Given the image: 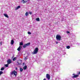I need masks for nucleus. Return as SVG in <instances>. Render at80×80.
<instances>
[{"label":"nucleus","mask_w":80,"mask_h":80,"mask_svg":"<svg viewBox=\"0 0 80 80\" xmlns=\"http://www.w3.org/2000/svg\"><path fill=\"white\" fill-rule=\"evenodd\" d=\"M56 38L57 40H58L59 41L62 40V37H61V36L57 34Z\"/></svg>","instance_id":"1"},{"label":"nucleus","mask_w":80,"mask_h":80,"mask_svg":"<svg viewBox=\"0 0 80 80\" xmlns=\"http://www.w3.org/2000/svg\"><path fill=\"white\" fill-rule=\"evenodd\" d=\"M38 48H36L35 49L32 54H37L38 53Z\"/></svg>","instance_id":"2"},{"label":"nucleus","mask_w":80,"mask_h":80,"mask_svg":"<svg viewBox=\"0 0 80 80\" xmlns=\"http://www.w3.org/2000/svg\"><path fill=\"white\" fill-rule=\"evenodd\" d=\"M14 75L15 76H17V72L15 71V70H14L13 71H12L11 73V75Z\"/></svg>","instance_id":"3"},{"label":"nucleus","mask_w":80,"mask_h":80,"mask_svg":"<svg viewBox=\"0 0 80 80\" xmlns=\"http://www.w3.org/2000/svg\"><path fill=\"white\" fill-rule=\"evenodd\" d=\"M72 75L74 76H72V78H77V77H78V74L75 75V73H73L72 74Z\"/></svg>","instance_id":"4"},{"label":"nucleus","mask_w":80,"mask_h":80,"mask_svg":"<svg viewBox=\"0 0 80 80\" xmlns=\"http://www.w3.org/2000/svg\"><path fill=\"white\" fill-rule=\"evenodd\" d=\"M46 77L48 78V80H50V76L48 74H46Z\"/></svg>","instance_id":"5"},{"label":"nucleus","mask_w":80,"mask_h":80,"mask_svg":"<svg viewBox=\"0 0 80 80\" xmlns=\"http://www.w3.org/2000/svg\"><path fill=\"white\" fill-rule=\"evenodd\" d=\"M22 61L21 60H19L18 61L17 63H18V65H20L22 63Z\"/></svg>","instance_id":"6"},{"label":"nucleus","mask_w":80,"mask_h":80,"mask_svg":"<svg viewBox=\"0 0 80 80\" xmlns=\"http://www.w3.org/2000/svg\"><path fill=\"white\" fill-rule=\"evenodd\" d=\"M8 64H10L12 62L11 61V60L10 59H8L7 61Z\"/></svg>","instance_id":"7"},{"label":"nucleus","mask_w":80,"mask_h":80,"mask_svg":"<svg viewBox=\"0 0 80 80\" xmlns=\"http://www.w3.org/2000/svg\"><path fill=\"white\" fill-rule=\"evenodd\" d=\"M4 16L5 17H6L7 18H8L9 17H8V16L7 14L6 13L4 14Z\"/></svg>","instance_id":"8"},{"label":"nucleus","mask_w":80,"mask_h":80,"mask_svg":"<svg viewBox=\"0 0 80 80\" xmlns=\"http://www.w3.org/2000/svg\"><path fill=\"white\" fill-rule=\"evenodd\" d=\"M21 48H22V46H19V48L17 49V50L19 51H20V50H21Z\"/></svg>","instance_id":"9"},{"label":"nucleus","mask_w":80,"mask_h":80,"mask_svg":"<svg viewBox=\"0 0 80 80\" xmlns=\"http://www.w3.org/2000/svg\"><path fill=\"white\" fill-rule=\"evenodd\" d=\"M14 43V41L13 40H11V45H13V43Z\"/></svg>","instance_id":"10"},{"label":"nucleus","mask_w":80,"mask_h":80,"mask_svg":"<svg viewBox=\"0 0 80 80\" xmlns=\"http://www.w3.org/2000/svg\"><path fill=\"white\" fill-rule=\"evenodd\" d=\"M22 2L23 3H25L27 2V1H24V0H22Z\"/></svg>","instance_id":"11"},{"label":"nucleus","mask_w":80,"mask_h":80,"mask_svg":"<svg viewBox=\"0 0 80 80\" xmlns=\"http://www.w3.org/2000/svg\"><path fill=\"white\" fill-rule=\"evenodd\" d=\"M27 66H25L24 67H23V69L24 70H26V69H27Z\"/></svg>","instance_id":"12"},{"label":"nucleus","mask_w":80,"mask_h":80,"mask_svg":"<svg viewBox=\"0 0 80 80\" xmlns=\"http://www.w3.org/2000/svg\"><path fill=\"white\" fill-rule=\"evenodd\" d=\"M17 58L14 57V58L13 59V61H15V60H17Z\"/></svg>","instance_id":"13"},{"label":"nucleus","mask_w":80,"mask_h":80,"mask_svg":"<svg viewBox=\"0 0 80 80\" xmlns=\"http://www.w3.org/2000/svg\"><path fill=\"white\" fill-rule=\"evenodd\" d=\"M20 8V6H18L16 8V9L17 10Z\"/></svg>","instance_id":"14"},{"label":"nucleus","mask_w":80,"mask_h":80,"mask_svg":"<svg viewBox=\"0 0 80 80\" xmlns=\"http://www.w3.org/2000/svg\"><path fill=\"white\" fill-rule=\"evenodd\" d=\"M26 44V45L27 46H29V45H30V43L28 42L27 44Z\"/></svg>","instance_id":"15"},{"label":"nucleus","mask_w":80,"mask_h":80,"mask_svg":"<svg viewBox=\"0 0 80 80\" xmlns=\"http://www.w3.org/2000/svg\"><path fill=\"white\" fill-rule=\"evenodd\" d=\"M36 21H38V22H39L40 21V19L39 18H38L36 19Z\"/></svg>","instance_id":"16"},{"label":"nucleus","mask_w":80,"mask_h":80,"mask_svg":"<svg viewBox=\"0 0 80 80\" xmlns=\"http://www.w3.org/2000/svg\"><path fill=\"white\" fill-rule=\"evenodd\" d=\"M23 45V42H20L19 45H20V46H21V45Z\"/></svg>","instance_id":"17"},{"label":"nucleus","mask_w":80,"mask_h":80,"mask_svg":"<svg viewBox=\"0 0 80 80\" xmlns=\"http://www.w3.org/2000/svg\"><path fill=\"white\" fill-rule=\"evenodd\" d=\"M25 15H26V16H28V12H27L25 13Z\"/></svg>","instance_id":"18"},{"label":"nucleus","mask_w":80,"mask_h":80,"mask_svg":"<svg viewBox=\"0 0 80 80\" xmlns=\"http://www.w3.org/2000/svg\"><path fill=\"white\" fill-rule=\"evenodd\" d=\"M27 45L26 44H24V45L23 46V48H26V47H27Z\"/></svg>","instance_id":"19"},{"label":"nucleus","mask_w":80,"mask_h":80,"mask_svg":"<svg viewBox=\"0 0 80 80\" xmlns=\"http://www.w3.org/2000/svg\"><path fill=\"white\" fill-rule=\"evenodd\" d=\"M67 48H68V49H69V48H70V47L69 46H68L67 47Z\"/></svg>","instance_id":"20"},{"label":"nucleus","mask_w":80,"mask_h":80,"mask_svg":"<svg viewBox=\"0 0 80 80\" xmlns=\"http://www.w3.org/2000/svg\"><path fill=\"white\" fill-rule=\"evenodd\" d=\"M8 64H5V66L6 67H8Z\"/></svg>","instance_id":"21"},{"label":"nucleus","mask_w":80,"mask_h":80,"mask_svg":"<svg viewBox=\"0 0 80 80\" xmlns=\"http://www.w3.org/2000/svg\"><path fill=\"white\" fill-rule=\"evenodd\" d=\"M20 71L22 72L23 71V69H22V68H20Z\"/></svg>","instance_id":"22"},{"label":"nucleus","mask_w":80,"mask_h":80,"mask_svg":"<svg viewBox=\"0 0 80 80\" xmlns=\"http://www.w3.org/2000/svg\"><path fill=\"white\" fill-rule=\"evenodd\" d=\"M3 73V72L1 71H0V75H2V74Z\"/></svg>","instance_id":"23"},{"label":"nucleus","mask_w":80,"mask_h":80,"mask_svg":"<svg viewBox=\"0 0 80 80\" xmlns=\"http://www.w3.org/2000/svg\"><path fill=\"white\" fill-rule=\"evenodd\" d=\"M28 34H29V35H31V34H32V33H31V32H28Z\"/></svg>","instance_id":"24"},{"label":"nucleus","mask_w":80,"mask_h":80,"mask_svg":"<svg viewBox=\"0 0 80 80\" xmlns=\"http://www.w3.org/2000/svg\"><path fill=\"white\" fill-rule=\"evenodd\" d=\"M4 70V68L3 67L1 68V70Z\"/></svg>","instance_id":"25"},{"label":"nucleus","mask_w":80,"mask_h":80,"mask_svg":"<svg viewBox=\"0 0 80 80\" xmlns=\"http://www.w3.org/2000/svg\"><path fill=\"white\" fill-rule=\"evenodd\" d=\"M27 57H25L24 58V60H27Z\"/></svg>","instance_id":"26"},{"label":"nucleus","mask_w":80,"mask_h":80,"mask_svg":"<svg viewBox=\"0 0 80 80\" xmlns=\"http://www.w3.org/2000/svg\"><path fill=\"white\" fill-rule=\"evenodd\" d=\"M29 13L30 14V15H32V13L31 12H29Z\"/></svg>","instance_id":"27"},{"label":"nucleus","mask_w":80,"mask_h":80,"mask_svg":"<svg viewBox=\"0 0 80 80\" xmlns=\"http://www.w3.org/2000/svg\"><path fill=\"white\" fill-rule=\"evenodd\" d=\"M78 75H80V72H78Z\"/></svg>","instance_id":"28"},{"label":"nucleus","mask_w":80,"mask_h":80,"mask_svg":"<svg viewBox=\"0 0 80 80\" xmlns=\"http://www.w3.org/2000/svg\"><path fill=\"white\" fill-rule=\"evenodd\" d=\"M67 33H70V32H69V31H67Z\"/></svg>","instance_id":"29"},{"label":"nucleus","mask_w":80,"mask_h":80,"mask_svg":"<svg viewBox=\"0 0 80 80\" xmlns=\"http://www.w3.org/2000/svg\"><path fill=\"white\" fill-rule=\"evenodd\" d=\"M2 42H0V45H2Z\"/></svg>","instance_id":"30"},{"label":"nucleus","mask_w":80,"mask_h":80,"mask_svg":"<svg viewBox=\"0 0 80 80\" xmlns=\"http://www.w3.org/2000/svg\"><path fill=\"white\" fill-rule=\"evenodd\" d=\"M15 69H16V70H18V68H15Z\"/></svg>","instance_id":"31"},{"label":"nucleus","mask_w":80,"mask_h":80,"mask_svg":"<svg viewBox=\"0 0 80 80\" xmlns=\"http://www.w3.org/2000/svg\"><path fill=\"white\" fill-rule=\"evenodd\" d=\"M56 43L57 44H58V42H56Z\"/></svg>","instance_id":"32"},{"label":"nucleus","mask_w":80,"mask_h":80,"mask_svg":"<svg viewBox=\"0 0 80 80\" xmlns=\"http://www.w3.org/2000/svg\"><path fill=\"white\" fill-rule=\"evenodd\" d=\"M43 80H46V79L44 78V79H43Z\"/></svg>","instance_id":"33"}]
</instances>
